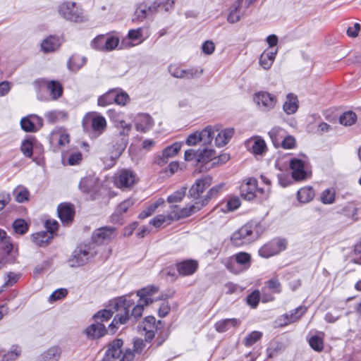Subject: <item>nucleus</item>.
<instances>
[{
  "label": "nucleus",
  "mask_w": 361,
  "mask_h": 361,
  "mask_svg": "<svg viewBox=\"0 0 361 361\" xmlns=\"http://www.w3.org/2000/svg\"><path fill=\"white\" fill-rule=\"evenodd\" d=\"M159 292V287L156 286H149L141 288L137 292V296L139 297L137 304L134 306L130 312H131L130 317V319L133 318L136 321L140 318L143 312L144 307L153 303L157 300H165L171 298L173 296L174 292L171 294L161 293L159 297L154 298L153 295Z\"/></svg>",
  "instance_id": "f257e3e1"
},
{
  "label": "nucleus",
  "mask_w": 361,
  "mask_h": 361,
  "mask_svg": "<svg viewBox=\"0 0 361 361\" xmlns=\"http://www.w3.org/2000/svg\"><path fill=\"white\" fill-rule=\"evenodd\" d=\"M263 231L264 227L261 223L252 220L235 231L231 237V241L235 246L248 244L256 240Z\"/></svg>",
  "instance_id": "f03ea898"
},
{
  "label": "nucleus",
  "mask_w": 361,
  "mask_h": 361,
  "mask_svg": "<svg viewBox=\"0 0 361 361\" xmlns=\"http://www.w3.org/2000/svg\"><path fill=\"white\" fill-rule=\"evenodd\" d=\"M141 326L145 331L146 341L150 342L155 337V334L157 335L156 338L157 346H160L169 336L167 332H164V323L161 320L156 322V319L153 316L146 317Z\"/></svg>",
  "instance_id": "7ed1b4c3"
},
{
  "label": "nucleus",
  "mask_w": 361,
  "mask_h": 361,
  "mask_svg": "<svg viewBox=\"0 0 361 361\" xmlns=\"http://www.w3.org/2000/svg\"><path fill=\"white\" fill-rule=\"evenodd\" d=\"M240 190L243 199L249 201L256 199L259 202L267 200L271 191L269 188H259L257 179L252 177L243 183Z\"/></svg>",
  "instance_id": "20e7f679"
},
{
  "label": "nucleus",
  "mask_w": 361,
  "mask_h": 361,
  "mask_svg": "<svg viewBox=\"0 0 361 361\" xmlns=\"http://www.w3.org/2000/svg\"><path fill=\"white\" fill-rule=\"evenodd\" d=\"M97 254L94 245L80 244L73 250L68 262L71 267H79L88 263Z\"/></svg>",
  "instance_id": "39448f33"
},
{
  "label": "nucleus",
  "mask_w": 361,
  "mask_h": 361,
  "mask_svg": "<svg viewBox=\"0 0 361 361\" xmlns=\"http://www.w3.org/2000/svg\"><path fill=\"white\" fill-rule=\"evenodd\" d=\"M123 341L121 338H116L109 343L104 355L106 359L114 361L119 359L123 354V356L119 361H132L135 357L134 353L130 349H126L123 352Z\"/></svg>",
  "instance_id": "423d86ee"
},
{
  "label": "nucleus",
  "mask_w": 361,
  "mask_h": 361,
  "mask_svg": "<svg viewBox=\"0 0 361 361\" xmlns=\"http://www.w3.org/2000/svg\"><path fill=\"white\" fill-rule=\"evenodd\" d=\"M18 256V248L14 247L11 237L7 235L4 230L0 228V258L8 264H13Z\"/></svg>",
  "instance_id": "0eeeda50"
},
{
  "label": "nucleus",
  "mask_w": 361,
  "mask_h": 361,
  "mask_svg": "<svg viewBox=\"0 0 361 361\" xmlns=\"http://www.w3.org/2000/svg\"><path fill=\"white\" fill-rule=\"evenodd\" d=\"M59 15L66 20L82 23L85 20L82 9L77 6L75 2L63 1L58 6Z\"/></svg>",
  "instance_id": "6e6552de"
},
{
  "label": "nucleus",
  "mask_w": 361,
  "mask_h": 361,
  "mask_svg": "<svg viewBox=\"0 0 361 361\" xmlns=\"http://www.w3.org/2000/svg\"><path fill=\"white\" fill-rule=\"evenodd\" d=\"M82 125L85 132L92 131L100 135L106 128V121L101 115L87 113L82 118Z\"/></svg>",
  "instance_id": "1a4fd4ad"
},
{
  "label": "nucleus",
  "mask_w": 361,
  "mask_h": 361,
  "mask_svg": "<svg viewBox=\"0 0 361 361\" xmlns=\"http://www.w3.org/2000/svg\"><path fill=\"white\" fill-rule=\"evenodd\" d=\"M288 242L285 238H273L262 245L258 251L259 255L263 258H269L279 254L287 247Z\"/></svg>",
  "instance_id": "9d476101"
},
{
  "label": "nucleus",
  "mask_w": 361,
  "mask_h": 361,
  "mask_svg": "<svg viewBox=\"0 0 361 361\" xmlns=\"http://www.w3.org/2000/svg\"><path fill=\"white\" fill-rule=\"evenodd\" d=\"M112 309L117 313L114 316L111 324L109 325L108 329L110 333L114 334L121 325L127 324V322L130 319V313L126 310L123 305L122 304H113Z\"/></svg>",
  "instance_id": "9b49d317"
},
{
  "label": "nucleus",
  "mask_w": 361,
  "mask_h": 361,
  "mask_svg": "<svg viewBox=\"0 0 361 361\" xmlns=\"http://www.w3.org/2000/svg\"><path fill=\"white\" fill-rule=\"evenodd\" d=\"M168 69L173 77L187 80L199 78L203 73V69L201 68L192 67L189 69H182L177 64L170 65Z\"/></svg>",
  "instance_id": "f8f14e48"
},
{
  "label": "nucleus",
  "mask_w": 361,
  "mask_h": 361,
  "mask_svg": "<svg viewBox=\"0 0 361 361\" xmlns=\"http://www.w3.org/2000/svg\"><path fill=\"white\" fill-rule=\"evenodd\" d=\"M116 128L118 130V134L115 137L119 141L116 143L118 150H124L128 142V136L132 129V125L127 123L124 120H114Z\"/></svg>",
  "instance_id": "ddd939ff"
},
{
  "label": "nucleus",
  "mask_w": 361,
  "mask_h": 361,
  "mask_svg": "<svg viewBox=\"0 0 361 361\" xmlns=\"http://www.w3.org/2000/svg\"><path fill=\"white\" fill-rule=\"evenodd\" d=\"M116 235V229L112 226H103L94 231L92 235V244L100 245L111 241Z\"/></svg>",
  "instance_id": "4468645a"
},
{
  "label": "nucleus",
  "mask_w": 361,
  "mask_h": 361,
  "mask_svg": "<svg viewBox=\"0 0 361 361\" xmlns=\"http://www.w3.org/2000/svg\"><path fill=\"white\" fill-rule=\"evenodd\" d=\"M212 178L209 176L197 179L189 190L188 197L195 201H200L204 197L201 195L212 184Z\"/></svg>",
  "instance_id": "2eb2a0df"
},
{
  "label": "nucleus",
  "mask_w": 361,
  "mask_h": 361,
  "mask_svg": "<svg viewBox=\"0 0 361 361\" xmlns=\"http://www.w3.org/2000/svg\"><path fill=\"white\" fill-rule=\"evenodd\" d=\"M307 309L305 306H299L295 309L290 311L289 313H286L281 315L278 321L280 326H286L292 323L299 321L301 317L306 313Z\"/></svg>",
  "instance_id": "dca6fc26"
},
{
  "label": "nucleus",
  "mask_w": 361,
  "mask_h": 361,
  "mask_svg": "<svg viewBox=\"0 0 361 361\" xmlns=\"http://www.w3.org/2000/svg\"><path fill=\"white\" fill-rule=\"evenodd\" d=\"M288 341L283 338H275L272 339L267 348L268 358H273L282 354L288 348Z\"/></svg>",
  "instance_id": "f3484780"
},
{
  "label": "nucleus",
  "mask_w": 361,
  "mask_h": 361,
  "mask_svg": "<svg viewBox=\"0 0 361 361\" xmlns=\"http://www.w3.org/2000/svg\"><path fill=\"white\" fill-rule=\"evenodd\" d=\"M58 216L65 226L72 224L75 216V208L71 203L63 202L58 205Z\"/></svg>",
  "instance_id": "a211bd4d"
},
{
  "label": "nucleus",
  "mask_w": 361,
  "mask_h": 361,
  "mask_svg": "<svg viewBox=\"0 0 361 361\" xmlns=\"http://www.w3.org/2000/svg\"><path fill=\"white\" fill-rule=\"evenodd\" d=\"M202 208V206L199 201H195V204L190 205L189 207H183L178 211L171 212L168 218L171 220L178 221L180 219H184L191 216L195 212L200 211Z\"/></svg>",
  "instance_id": "6ab92c4d"
},
{
  "label": "nucleus",
  "mask_w": 361,
  "mask_h": 361,
  "mask_svg": "<svg viewBox=\"0 0 361 361\" xmlns=\"http://www.w3.org/2000/svg\"><path fill=\"white\" fill-rule=\"evenodd\" d=\"M108 333V329L99 321L95 322L85 329V334L89 339H99Z\"/></svg>",
  "instance_id": "aec40b11"
},
{
  "label": "nucleus",
  "mask_w": 361,
  "mask_h": 361,
  "mask_svg": "<svg viewBox=\"0 0 361 361\" xmlns=\"http://www.w3.org/2000/svg\"><path fill=\"white\" fill-rule=\"evenodd\" d=\"M176 267L180 275L190 276L197 271L199 264L197 260L189 259L177 262Z\"/></svg>",
  "instance_id": "412c9836"
},
{
  "label": "nucleus",
  "mask_w": 361,
  "mask_h": 361,
  "mask_svg": "<svg viewBox=\"0 0 361 361\" xmlns=\"http://www.w3.org/2000/svg\"><path fill=\"white\" fill-rule=\"evenodd\" d=\"M36 83L40 85H46L47 89L50 92V95L54 100L58 99L63 94V88L61 84L56 80L47 81L44 79L37 80Z\"/></svg>",
  "instance_id": "4be33fe9"
},
{
  "label": "nucleus",
  "mask_w": 361,
  "mask_h": 361,
  "mask_svg": "<svg viewBox=\"0 0 361 361\" xmlns=\"http://www.w3.org/2000/svg\"><path fill=\"white\" fill-rule=\"evenodd\" d=\"M135 183L134 173L128 169L122 170L116 181L118 188L124 189L130 188Z\"/></svg>",
  "instance_id": "5701e85b"
},
{
  "label": "nucleus",
  "mask_w": 361,
  "mask_h": 361,
  "mask_svg": "<svg viewBox=\"0 0 361 361\" xmlns=\"http://www.w3.org/2000/svg\"><path fill=\"white\" fill-rule=\"evenodd\" d=\"M255 99L259 105L261 104L267 109H273L277 102L276 96L263 91L256 93Z\"/></svg>",
  "instance_id": "b1692460"
},
{
  "label": "nucleus",
  "mask_w": 361,
  "mask_h": 361,
  "mask_svg": "<svg viewBox=\"0 0 361 361\" xmlns=\"http://www.w3.org/2000/svg\"><path fill=\"white\" fill-rule=\"evenodd\" d=\"M290 168L292 170V178L295 180H301L306 178L305 163L299 159H293L290 161Z\"/></svg>",
  "instance_id": "393cba45"
},
{
  "label": "nucleus",
  "mask_w": 361,
  "mask_h": 361,
  "mask_svg": "<svg viewBox=\"0 0 361 361\" xmlns=\"http://www.w3.org/2000/svg\"><path fill=\"white\" fill-rule=\"evenodd\" d=\"M245 145L248 151L255 154H262L267 150L264 140L260 138H250L245 141Z\"/></svg>",
  "instance_id": "a878e982"
},
{
  "label": "nucleus",
  "mask_w": 361,
  "mask_h": 361,
  "mask_svg": "<svg viewBox=\"0 0 361 361\" xmlns=\"http://www.w3.org/2000/svg\"><path fill=\"white\" fill-rule=\"evenodd\" d=\"M135 203V201L128 198L121 202L116 207L115 212L111 216V221L118 222L121 219V216L127 212L128 209L131 207Z\"/></svg>",
  "instance_id": "bb28decb"
},
{
  "label": "nucleus",
  "mask_w": 361,
  "mask_h": 361,
  "mask_svg": "<svg viewBox=\"0 0 361 361\" xmlns=\"http://www.w3.org/2000/svg\"><path fill=\"white\" fill-rule=\"evenodd\" d=\"M241 324L239 319H225L217 322L214 326L216 331L224 333L229 330L231 327L235 328Z\"/></svg>",
  "instance_id": "cd10ccee"
},
{
  "label": "nucleus",
  "mask_w": 361,
  "mask_h": 361,
  "mask_svg": "<svg viewBox=\"0 0 361 361\" xmlns=\"http://www.w3.org/2000/svg\"><path fill=\"white\" fill-rule=\"evenodd\" d=\"M233 128H228L219 131L215 137V144L217 147L226 145L234 135Z\"/></svg>",
  "instance_id": "c85d7f7f"
},
{
  "label": "nucleus",
  "mask_w": 361,
  "mask_h": 361,
  "mask_svg": "<svg viewBox=\"0 0 361 361\" xmlns=\"http://www.w3.org/2000/svg\"><path fill=\"white\" fill-rule=\"evenodd\" d=\"M61 350L57 345L52 346L44 352L39 357V361H59Z\"/></svg>",
  "instance_id": "c756f323"
},
{
  "label": "nucleus",
  "mask_w": 361,
  "mask_h": 361,
  "mask_svg": "<svg viewBox=\"0 0 361 361\" xmlns=\"http://www.w3.org/2000/svg\"><path fill=\"white\" fill-rule=\"evenodd\" d=\"M52 239L53 235L49 234L47 231H39L31 235L32 241L40 247L47 246Z\"/></svg>",
  "instance_id": "7c9ffc66"
},
{
  "label": "nucleus",
  "mask_w": 361,
  "mask_h": 361,
  "mask_svg": "<svg viewBox=\"0 0 361 361\" xmlns=\"http://www.w3.org/2000/svg\"><path fill=\"white\" fill-rule=\"evenodd\" d=\"M298 109V100L296 95L289 93L286 96V101L283 105V109L287 114H293Z\"/></svg>",
  "instance_id": "2f4dec72"
},
{
  "label": "nucleus",
  "mask_w": 361,
  "mask_h": 361,
  "mask_svg": "<svg viewBox=\"0 0 361 361\" xmlns=\"http://www.w3.org/2000/svg\"><path fill=\"white\" fill-rule=\"evenodd\" d=\"M60 46L59 37L50 35L44 39L41 43V48L44 53L51 52L56 50Z\"/></svg>",
  "instance_id": "473e14b6"
},
{
  "label": "nucleus",
  "mask_w": 361,
  "mask_h": 361,
  "mask_svg": "<svg viewBox=\"0 0 361 361\" xmlns=\"http://www.w3.org/2000/svg\"><path fill=\"white\" fill-rule=\"evenodd\" d=\"M219 130L218 128L215 130L214 128H212L211 126H206L203 130L199 131L200 138H201L200 142H202L204 146L210 145L214 137L215 131H219Z\"/></svg>",
  "instance_id": "72a5a7b5"
},
{
  "label": "nucleus",
  "mask_w": 361,
  "mask_h": 361,
  "mask_svg": "<svg viewBox=\"0 0 361 361\" xmlns=\"http://www.w3.org/2000/svg\"><path fill=\"white\" fill-rule=\"evenodd\" d=\"M153 126V120L148 114H141L140 121L135 123V129L141 133L147 132Z\"/></svg>",
  "instance_id": "f704fd0d"
},
{
  "label": "nucleus",
  "mask_w": 361,
  "mask_h": 361,
  "mask_svg": "<svg viewBox=\"0 0 361 361\" xmlns=\"http://www.w3.org/2000/svg\"><path fill=\"white\" fill-rule=\"evenodd\" d=\"M87 59L85 56H80L78 54H73L67 63L68 69L71 71H78L80 70L86 63Z\"/></svg>",
  "instance_id": "c9c22d12"
},
{
  "label": "nucleus",
  "mask_w": 361,
  "mask_h": 361,
  "mask_svg": "<svg viewBox=\"0 0 361 361\" xmlns=\"http://www.w3.org/2000/svg\"><path fill=\"white\" fill-rule=\"evenodd\" d=\"M243 0H236L230 8V12L228 15L227 20L230 23H235L240 20V9L242 6Z\"/></svg>",
  "instance_id": "e433bc0d"
},
{
  "label": "nucleus",
  "mask_w": 361,
  "mask_h": 361,
  "mask_svg": "<svg viewBox=\"0 0 361 361\" xmlns=\"http://www.w3.org/2000/svg\"><path fill=\"white\" fill-rule=\"evenodd\" d=\"M36 141L35 137L30 135L27 139L23 140L20 145V150L26 157L31 158L33 154L34 142Z\"/></svg>",
  "instance_id": "4c0bfd02"
},
{
  "label": "nucleus",
  "mask_w": 361,
  "mask_h": 361,
  "mask_svg": "<svg viewBox=\"0 0 361 361\" xmlns=\"http://www.w3.org/2000/svg\"><path fill=\"white\" fill-rule=\"evenodd\" d=\"M277 51H264L260 56L259 63L263 68L267 70L271 66L274 61Z\"/></svg>",
  "instance_id": "58836bf2"
},
{
  "label": "nucleus",
  "mask_w": 361,
  "mask_h": 361,
  "mask_svg": "<svg viewBox=\"0 0 361 361\" xmlns=\"http://www.w3.org/2000/svg\"><path fill=\"white\" fill-rule=\"evenodd\" d=\"M44 117L49 123L54 124L59 121L60 119H67L68 114L63 111L53 110L47 112L44 114Z\"/></svg>",
  "instance_id": "ea45409f"
},
{
  "label": "nucleus",
  "mask_w": 361,
  "mask_h": 361,
  "mask_svg": "<svg viewBox=\"0 0 361 361\" xmlns=\"http://www.w3.org/2000/svg\"><path fill=\"white\" fill-rule=\"evenodd\" d=\"M21 353L20 348L17 345H13L11 350L5 353L0 351L1 361H13L16 360Z\"/></svg>",
  "instance_id": "a19ab883"
},
{
  "label": "nucleus",
  "mask_w": 361,
  "mask_h": 361,
  "mask_svg": "<svg viewBox=\"0 0 361 361\" xmlns=\"http://www.w3.org/2000/svg\"><path fill=\"white\" fill-rule=\"evenodd\" d=\"M216 152L213 149H207L204 147L203 149H199V158L198 162L201 164H204L210 161H214Z\"/></svg>",
  "instance_id": "79ce46f5"
},
{
  "label": "nucleus",
  "mask_w": 361,
  "mask_h": 361,
  "mask_svg": "<svg viewBox=\"0 0 361 361\" xmlns=\"http://www.w3.org/2000/svg\"><path fill=\"white\" fill-rule=\"evenodd\" d=\"M298 200L302 203L310 202L314 197V191L312 187L300 188L297 193Z\"/></svg>",
  "instance_id": "37998d69"
},
{
  "label": "nucleus",
  "mask_w": 361,
  "mask_h": 361,
  "mask_svg": "<svg viewBox=\"0 0 361 361\" xmlns=\"http://www.w3.org/2000/svg\"><path fill=\"white\" fill-rule=\"evenodd\" d=\"M223 188V185H216L211 188L207 192V195L204 196L202 200L199 201L202 207L206 206L211 200L216 197Z\"/></svg>",
  "instance_id": "c03bdc74"
},
{
  "label": "nucleus",
  "mask_w": 361,
  "mask_h": 361,
  "mask_svg": "<svg viewBox=\"0 0 361 361\" xmlns=\"http://www.w3.org/2000/svg\"><path fill=\"white\" fill-rule=\"evenodd\" d=\"M310 346L316 352H322L324 350V339L318 334L310 336L307 338Z\"/></svg>",
  "instance_id": "a18cd8bd"
},
{
  "label": "nucleus",
  "mask_w": 361,
  "mask_h": 361,
  "mask_svg": "<svg viewBox=\"0 0 361 361\" xmlns=\"http://www.w3.org/2000/svg\"><path fill=\"white\" fill-rule=\"evenodd\" d=\"M283 130L279 128H274L269 132V135L275 147L281 146V139L283 138Z\"/></svg>",
  "instance_id": "49530a36"
},
{
  "label": "nucleus",
  "mask_w": 361,
  "mask_h": 361,
  "mask_svg": "<svg viewBox=\"0 0 361 361\" xmlns=\"http://www.w3.org/2000/svg\"><path fill=\"white\" fill-rule=\"evenodd\" d=\"M357 121V115L352 111L344 112L339 118L340 123L345 126L353 125Z\"/></svg>",
  "instance_id": "de8ad7c7"
},
{
  "label": "nucleus",
  "mask_w": 361,
  "mask_h": 361,
  "mask_svg": "<svg viewBox=\"0 0 361 361\" xmlns=\"http://www.w3.org/2000/svg\"><path fill=\"white\" fill-rule=\"evenodd\" d=\"M233 257L235 258V262L242 266H244L245 268L247 269L250 267L251 264V255L245 252H240L235 254Z\"/></svg>",
  "instance_id": "09e8293b"
},
{
  "label": "nucleus",
  "mask_w": 361,
  "mask_h": 361,
  "mask_svg": "<svg viewBox=\"0 0 361 361\" xmlns=\"http://www.w3.org/2000/svg\"><path fill=\"white\" fill-rule=\"evenodd\" d=\"M114 313V310H107L104 309L98 311L96 314L93 316V319L97 322L99 321V322H103L109 321L112 317Z\"/></svg>",
  "instance_id": "8fccbe9b"
},
{
  "label": "nucleus",
  "mask_w": 361,
  "mask_h": 361,
  "mask_svg": "<svg viewBox=\"0 0 361 361\" xmlns=\"http://www.w3.org/2000/svg\"><path fill=\"white\" fill-rule=\"evenodd\" d=\"M15 233L23 235L26 233L29 228V224L23 219L15 220L12 224Z\"/></svg>",
  "instance_id": "3c124183"
},
{
  "label": "nucleus",
  "mask_w": 361,
  "mask_h": 361,
  "mask_svg": "<svg viewBox=\"0 0 361 361\" xmlns=\"http://www.w3.org/2000/svg\"><path fill=\"white\" fill-rule=\"evenodd\" d=\"M114 90H111L103 95L99 97L97 104L101 106H106L114 103Z\"/></svg>",
  "instance_id": "603ef678"
},
{
  "label": "nucleus",
  "mask_w": 361,
  "mask_h": 361,
  "mask_svg": "<svg viewBox=\"0 0 361 361\" xmlns=\"http://www.w3.org/2000/svg\"><path fill=\"white\" fill-rule=\"evenodd\" d=\"M32 116L23 117L20 121L21 128L25 132L35 133L38 130V128L35 125L34 122L31 121Z\"/></svg>",
  "instance_id": "864d4df0"
},
{
  "label": "nucleus",
  "mask_w": 361,
  "mask_h": 361,
  "mask_svg": "<svg viewBox=\"0 0 361 361\" xmlns=\"http://www.w3.org/2000/svg\"><path fill=\"white\" fill-rule=\"evenodd\" d=\"M79 188L85 193L94 191L95 183L92 178H83L79 183Z\"/></svg>",
  "instance_id": "5fc2aeb1"
},
{
  "label": "nucleus",
  "mask_w": 361,
  "mask_h": 361,
  "mask_svg": "<svg viewBox=\"0 0 361 361\" xmlns=\"http://www.w3.org/2000/svg\"><path fill=\"white\" fill-rule=\"evenodd\" d=\"M262 333L258 331H254L250 333L244 340V345L250 347L261 339Z\"/></svg>",
  "instance_id": "6e6d98bb"
},
{
  "label": "nucleus",
  "mask_w": 361,
  "mask_h": 361,
  "mask_svg": "<svg viewBox=\"0 0 361 361\" xmlns=\"http://www.w3.org/2000/svg\"><path fill=\"white\" fill-rule=\"evenodd\" d=\"M13 195L15 196L16 200L18 202H24L25 201H27L29 199L30 192L26 188H16L13 190Z\"/></svg>",
  "instance_id": "4d7b16f0"
},
{
  "label": "nucleus",
  "mask_w": 361,
  "mask_h": 361,
  "mask_svg": "<svg viewBox=\"0 0 361 361\" xmlns=\"http://www.w3.org/2000/svg\"><path fill=\"white\" fill-rule=\"evenodd\" d=\"M181 147V143L175 142L163 150V156L167 158L173 157L180 150Z\"/></svg>",
  "instance_id": "13d9d810"
},
{
  "label": "nucleus",
  "mask_w": 361,
  "mask_h": 361,
  "mask_svg": "<svg viewBox=\"0 0 361 361\" xmlns=\"http://www.w3.org/2000/svg\"><path fill=\"white\" fill-rule=\"evenodd\" d=\"M160 205L159 201H157L150 205H149L147 207H146L144 210H142L138 215V218L140 219H144L151 215H152L156 209L159 207Z\"/></svg>",
  "instance_id": "bf43d9fd"
},
{
  "label": "nucleus",
  "mask_w": 361,
  "mask_h": 361,
  "mask_svg": "<svg viewBox=\"0 0 361 361\" xmlns=\"http://www.w3.org/2000/svg\"><path fill=\"white\" fill-rule=\"evenodd\" d=\"M187 188L182 187L180 190L176 191L172 195H169L167 198V201L169 203L179 202L185 197L186 194Z\"/></svg>",
  "instance_id": "052dcab7"
},
{
  "label": "nucleus",
  "mask_w": 361,
  "mask_h": 361,
  "mask_svg": "<svg viewBox=\"0 0 361 361\" xmlns=\"http://www.w3.org/2000/svg\"><path fill=\"white\" fill-rule=\"evenodd\" d=\"M260 300V293L258 290L252 291L246 298L247 303L252 308H256Z\"/></svg>",
  "instance_id": "680f3d73"
},
{
  "label": "nucleus",
  "mask_w": 361,
  "mask_h": 361,
  "mask_svg": "<svg viewBox=\"0 0 361 361\" xmlns=\"http://www.w3.org/2000/svg\"><path fill=\"white\" fill-rule=\"evenodd\" d=\"M114 103L119 105H126L130 100L128 94L125 92H118L116 90H114Z\"/></svg>",
  "instance_id": "e2e57ef3"
},
{
  "label": "nucleus",
  "mask_w": 361,
  "mask_h": 361,
  "mask_svg": "<svg viewBox=\"0 0 361 361\" xmlns=\"http://www.w3.org/2000/svg\"><path fill=\"white\" fill-rule=\"evenodd\" d=\"M147 5L145 3L140 4L135 11V19L138 21H142L147 17Z\"/></svg>",
  "instance_id": "0e129e2a"
},
{
  "label": "nucleus",
  "mask_w": 361,
  "mask_h": 361,
  "mask_svg": "<svg viewBox=\"0 0 361 361\" xmlns=\"http://www.w3.org/2000/svg\"><path fill=\"white\" fill-rule=\"evenodd\" d=\"M198 158L199 149L197 150H195L193 149H189L185 150L184 154V159L186 161H194L195 165H198Z\"/></svg>",
  "instance_id": "69168bd1"
},
{
  "label": "nucleus",
  "mask_w": 361,
  "mask_h": 361,
  "mask_svg": "<svg viewBox=\"0 0 361 361\" xmlns=\"http://www.w3.org/2000/svg\"><path fill=\"white\" fill-rule=\"evenodd\" d=\"M105 36L98 35L92 42L91 46L93 49L98 51H104Z\"/></svg>",
  "instance_id": "338daca9"
},
{
  "label": "nucleus",
  "mask_w": 361,
  "mask_h": 361,
  "mask_svg": "<svg viewBox=\"0 0 361 361\" xmlns=\"http://www.w3.org/2000/svg\"><path fill=\"white\" fill-rule=\"evenodd\" d=\"M68 294V290L66 288H59L54 291L49 298V302H54L64 298Z\"/></svg>",
  "instance_id": "774afa93"
}]
</instances>
